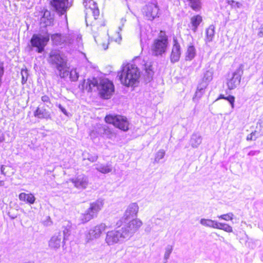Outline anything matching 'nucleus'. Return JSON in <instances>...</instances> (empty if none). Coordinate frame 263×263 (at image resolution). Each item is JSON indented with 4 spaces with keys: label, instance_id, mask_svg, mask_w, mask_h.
I'll return each mask as SVG.
<instances>
[{
    "label": "nucleus",
    "instance_id": "1",
    "mask_svg": "<svg viewBox=\"0 0 263 263\" xmlns=\"http://www.w3.org/2000/svg\"><path fill=\"white\" fill-rule=\"evenodd\" d=\"M118 76L124 86L135 87L140 82L141 71L135 63H127L122 65Z\"/></svg>",
    "mask_w": 263,
    "mask_h": 263
},
{
    "label": "nucleus",
    "instance_id": "2",
    "mask_svg": "<svg viewBox=\"0 0 263 263\" xmlns=\"http://www.w3.org/2000/svg\"><path fill=\"white\" fill-rule=\"evenodd\" d=\"M47 62L58 71L61 78L67 77L69 73L67 59L59 50H52L48 54Z\"/></svg>",
    "mask_w": 263,
    "mask_h": 263
},
{
    "label": "nucleus",
    "instance_id": "3",
    "mask_svg": "<svg viewBox=\"0 0 263 263\" xmlns=\"http://www.w3.org/2000/svg\"><path fill=\"white\" fill-rule=\"evenodd\" d=\"M168 36L164 30H160L158 36L154 39L151 46V52L154 57H161L164 54L168 47Z\"/></svg>",
    "mask_w": 263,
    "mask_h": 263
},
{
    "label": "nucleus",
    "instance_id": "4",
    "mask_svg": "<svg viewBox=\"0 0 263 263\" xmlns=\"http://www.w3.org/2000/svg\"><path fill=\"white\" fill-rule=\"evenodd\" d=\"M105 122L111 124L121 130L126 132L129 129V122L126 117L120 115L108 114L104 118Z\"/></svg>",
    "mask_w": 263,
    "mask_h": 263
},
{
    "label": "nucleus",
    "instance_id": "5",
    "mask_svg": "<svg viewBox=\"0 0 263 263\" xmlns=\"http://www.w3.org/2000/svg\"><path fill=\"white\" fill-rule=\"evenodd\" d=\"M103 202L100 200H96L90 203L88 209L82 214L80 221L82 223H85L97 216V214L103 206Z\"/></svg>",
    "mask_w": 263,
    "mask_h": 263
},
{
    "label": "nucleus",
    "instance_id": "6",
    "mask_svg": "<svg viewBox=\"0 0 263 263\" xmlns=\"http://www.w3.org/2000/svg\"><path fill=\"white\" fill-rule=\"evenodd\" d=\"M97 87L100 97L105 99H109L115 91L112 82L106 78L101 79Z\"/></svg>",
    "mask_w": 263,
    "mask_h": 263
},
{
    "label": "nucleus",
    "instance_id": "7",
    "mask_svg": "<svg viewBox=\"0 0 263 263\" xmlns=\"http://www.w3.org/2000/svg\"><path fill=\"white\" fill-rule=\"evenodd\" d=\"M49 35L41 37L39 34H34L31 37L30 42L32 48H35L37 53H42L45 50V47L49 41Z\"/></svg>",
    "mask_w": 263,
    "mask_h": 263
},
{
    "label": "nucleus",
    "instance_id": "8",
    "mask_svg": "<svg viewBox=\"0 0 263 263\" xmlns=\"http://www.w3.org/2000/svg\"><path fill=\"white\" fill-rule=\"evenodd\" d=\"M37 16L39 17V23L43 28L52 26L54 25V15L46 8H41Z\"/></svg>",
    "mask_w": 263,
    "mask_h": 263
},
{
    "label": "nucleus",
    "instance_id": "9",
    "mask_svg": "<svg viewBox=\"0 0 263 263\" xmlns=\"http://www.w3.org/2000/svg\"><path fill=\"white\" fill-rule=\"evenodd\" d=\"M122 232L113 230L107 232L105 238L106 242L108 245H112L117 243L120 238H124L129 234V230L126 228L122 229Z\"/></svg>",
    "mask_w": 263,
    "mask_h": 263
},
{
    "label": "nucleus",
    "instance_id": "10",
    "mask_svg": "<svg viewBox=\"0 0 263 263\" xmlns=\"http://www.w3.org/2000/svg\"><path fill=\"white\" fill-rule=\"evenodd\" d=\"M143 13L146 18L150 21L158 17L160 14L159 7L156 2L149 3L143 8Z\"/></svg>",
    "mask_w": 263,
    "mask_h": 263
},
{
    "label": "nucleus",
    "instance_id": "11",
    "mask_svg": "<svg viewBox=\"0 0 263 263\" xmlns=\"http://www.w3.org/2000/svg\"><path fill=\"white\" fill-rule=\"evenodd\" d=\"M49 4L60 16L65 14L69 7V0H50Z\"/></svg>",
    "mask_w": 263,
    "mask_h": 263
},
{
    "label": "nucleus",
    "instance_id": "12",
    "mask_svg": "<svg viewBox=\"0 0 263 263\" xmlns=\"http://www.w3.org/2000/svg\"><path fill=\"white\" fill-rule=\"evenodd\" d=\"M243 73V70L240 67L233 72L232 77L227 82L228 88L229 90L234 89L240 85Z\"/></svg>",
    "mask_w": 263,
    "mask_h": 263
},
{
    "label": "nucleus",
    "instance_id": "13",
    "mask_svg": "<svg viewBox=\"0 0 263 263\" xmlns=\"http://www.w3.org/2000/svg\"><path fill=\"white\" fill-rule=\"evenodd\" d=\"M181 54V48L180 43L176 36L173 38V44L170 54V60L172 63L179 61Z\"/></svg>",
    "mask_w": 263,
    "mask_h": 263
},
{
    "label": "nucleus",
    "instance_id": "14",
    "mask_svg": "<svg viewBox=\"0 0 263 263\" xmlns=\"http://www.w3.org/2000/svg\"><path fill=\"white\" fill-rule=\"evenodd\" d=\"M48 109H50L48 105L44 104H40L34 111L33 115L39 119H49L51 115Z\"/></svg>",
    "mask_w": 263,
    "mask_h": 263
},
{
    "label": "nucleus",
    "instance_id": "15",
    "mask_svg": "<svg viewBox=\"0 0 263 263\" xmlns=\"http://www.w3.org/2000/svg\"><path fill=\"white\" fill-rule=\"evenodd\" d=\"M85 7L86 9L91 12L96 20L99 16L100 12L97 3L93 0H86L85 1Z\"/></svg>",
    "mask_w": 263,
    "mask_h": 263
},
{
    "label": "nucleus",
    "instance_id": "16",
    "mask_svg": "<svg viewBox=\"0 0 263 263\" xmlns=\"http://www.w3.org/2000/svg\"><path fill=\"white\" fill-rule=\"evenodd\" d=\"M96 25L98 26V24H96ZM96 28H97L98 26L91 29L93 36L95 38V40L97 45H98V46H99L101 49L103 50H106L108 48V39L106 37H102L101 36L97 35L96 32L95 31Z\"/></svg>",
    "mask_w": 263,
    "mask_h": 263
},
{
    "label": "nucleus",
    "instance_id": "17",
    "mask_svg": "<svg viewBox=\"0 0 263 263\" xmlns=\"http://www.w3.org/2000/svg\"><path fill=\"white\" fill-rule=\"evenodd\" d=\"M139 211V206L136 203L130 204L126 210L124 217L125 219L136 216Z\"/></svg>",
    "mask_w": 263,
    "mask_h": 263
},
{
    "label": "nucleus",
    "instance_id": "18",
    "mask_svg": "<svg viewBox=\"0 0 263 263\" xmlns=\"http://www.w3.org/2000/svg\"><path fill=\"white\" fill-rule=\"evenodd\" d=\"M71 182L78 189H85L88 185V181L85 177H78L71 179Z\"/></svg>",
    "mask_w": 263,
    "mask_h": 263
},
{
    "label": "nucleus",
    "instance_id": "19",
    "mask_svg": "<svg viewBox=\"0 0 263 263\" xmlns=\"http://www.w3.org/2000/svg\"><path fill=\"white\" fill-rule=\"evenodd\" d=\"M18 198L21 201L30 204H33L35 200L34 196L31 193H21L18 195Z\"/></svg>",
    "mask_w": 263,
    "mask_h": 263
},
{
    "label": "nucleus",
    "instance_id": "20",
    "mask_svg": "<svg viewBox=\"0 0 263 263\" xmlns=\"http://www.w3.org/2000/svg\"><path fill=\"white\" fill-rule=\"evenodd\" d=\"M190 21L192 30L194 32H196L198 27L202 22V17L200 15L196 14L191 17Z\"/></svg>",
    "mask_w": 263,
    "mask_h": 263
},
{
    "label": "nucleus",
    "instance_id": "21",
    "mask_svg": "<svg viewBox=\"0 0 263 263\" xmlns=\"http://www.w3.org/2000/svg\"><path fill=\"white\" fill-rule=\"evenodd\" d=\"M107 229L105 223H100L96 226L91 230V235L95 238L99 237Z\"/></svg>",
    "mask_w": 263,
    "mask_h": 263
},
{
    "label": "nucleus",
    "instance_id": "22",
    "mask_svg": "<svg viewBox=\"0 0 263 263\" xmlns=\"http://www.w3.org/2000/svg\"><path fill=\"white\" fill-rule=\"evenodd\" d=\"M184 2L187 3L188 6L194 11H199L202 8L200 0H183Z\"/></svg>",
    "mask_w": 263,
    "mask_h": 263
},
{
    "label": "nucleus",
    "instance_id": "23",
    "mask_svg": "<svg viewBox=\"0 0 263 263\" xmlns=\"http://www.w3.org/2000/svg\"><path fill=\"white\" fill-rule=\"evenodd\" d=\"M142 225V222L139 219H134L131 220L128 224V226L125 227L127 230L130 231H136Z\"/></svg>",
    "mask_w": 263,
    "mask_h": 263
},
{
    "label": "nucleus",
    "instance_id": "24",
    "mask_svg": "<svg viewBox=\"0 0 263 263\" xmlns=\"http://www.w3.org/2000/svg\"><path fill=\"white\" fill-rule=\"evenodd\" d=\"M215 229L222 230L228 233H232L233 232V228L230 225L226 223L218 222L217 221L215 224Z\"/></svg>",
    "mask_w": 263,
    "mask_h": 263
},
{
    "label": "nucleus",
    "instance_id": "25",
    "mask_svg": "<svg viewBox=\"0 0 263 263\" xmlns=\"http://www.w3.org/2000/svg\"><path fill=\"white\" fill-rule=\"evenodd\" d=\"M196 55V49L194 46L192 44L190 45L186 50L185 53V59L186 60H192Z\"/></svg>",
    "mask_w": 263,
    "mask_h": 263
},
{
    "label": "nucleus",
    "instance_id": "26",
    "mask_svg": "<svg viewBox=\"0 0 263 263\" xmlns=\"http://www.w3.org/2000/svg\"><path fill=\"white\" fill-rule=\"evenodd\" d=\"M97 170L102 173L106 174L111 171V167L107 164H98Z\"/></svg>",
    "mask_w": 263,
    "mask_h": 263
},
{
    "label": "nucleus",
    "instance_id": "27",
    "mask_svg": "<svg viewBox=\"0 0 263 263\" xmlns=\"http://www.w3.org/2000/svg\"><path fill=\"white\" fill-rule=\"evenodd\" d=\"M206 40L210 42L211 41L214 36L215 27L213 25L210 26L206 30Z\"/></svg>",
    "mask_w": 263,
    "mask_h": 263
},
{
    "label": "nucleus",
    "instance_id": "28",
    "mask_svg": "<svg viewBox=\"0 0 263 263\" xmlns=\"http://www.w3.org/2000/svg\"><path fill=\"white\" fill-rule=\"evenodd\" d=\"M61 238L57 236H53L49 241V246L52 248H59L61 244Z\"/></svg>",
    "mask_w": 263,
    "mask_h": 263
},
{
    "label": "nucleus",
    "instance_id": "29",
    "mask_svg": "<svg viewBox=\"0 0 263 263\" xmlns=\"http://www.w3.org/2000/svg\"><path fill=\"white\" fill-rule=\"evenodd\" d=\"M143 70L148 76L153 75L154 73V69L153 66V64L151 62H145L144 64Z\"/></svg>",
    "mask_w": 263,
    "mask_h": 263
},
{
    "label": "nucleus",
    "instance_id": "30",
    "mask_svg": "<svg viewBox=\"0 0 263 263\" xmlns=\"http://www.w3.org/2000/svg\"><path fill=\"white\" fill-rule=\"evenodd\" d=\"M200 223L204 226L215 228L216 221L211 219H201L200 220Z\"/></svg>",
    "mask_w": 263,
    "mask_h": 263
},
{
    "label": "nucleus",
    "instance_id": "31",
    "mask_svg": "<svg viewBox=\"0 0 263 263\" xmlns=\"http://www.w3.org/2000/svg\"><path fill=\"white\" fill-rule=\"evenodd\" d=\"M218 217L226 221H231L233 219L234 214L232 213H229L218 216Z\"/></svg>",
    "mask_w": 263,
    "mask_h": 263
},
{
    "label": "nucleus",
    "instance_id": "32",
    "mask_svg": "<svg viewBox=\"0 0 263 263\" xmlns=\"http://www.w3.org/2000/svg\"><path fill=\"white\" fill-rule=\"evenodd\" d=\"M227 3L231 6L232 8H239L241 4L238 2H235L234 0H227Z\"/></svg>",
    "mask_w": 263,
    "mask_h": 263
},
{
    "label": "nucleus",
    "instance_id": "33",
    "mask_svg": "<svg viewBox=\"0 0 263 263\" xmlns=\"http://www.w3.org/2000/svg\"><path fill=\"white\" fill-rule=\"evenodd\" d=\"M21 74H22V83L23 84H24L26 83L28 79V70L27 69H22L21 71Z\"/></svg>",
    "mask_w": 263,
    "mask_h": 263
},
{
    "label": "nucleus",
    "instance_id": "34",
    "mask_svg": "<svg viewBox=\"0 0 263 263\" xmlns=\"http://www.w3.org/2000/svg\"><path fill=\"white\" fill-rule=\"evenodd\" d=\"M165 155V152L163 150L159 151L156 154L155 160L156 162L159 161L160 159H162Z\"/></svg>",
    "mask_w": 263,
    "mask_h": 263
},
{
    "label": "nucleus",
    "instance_id": "35",
    "mask_svg": "<svg viewBox=\"0 0 263 263\" xmlns=\"http://www.w3.org/2000/svg\"><path fill=\"white\" fill-rule=\"evenodd\" d=\"M1 170L2 174L5 176L9 175V173H8L9 171L12 170L11 167L10 166H8V165H6V166L2 165L1 167Z\"/></svg>",
    "mask_w": 263,
    "mask_h": 263
},
{
    "label": "nucleus",
    "instance_id": "36",
    "mask_svg": "<svg viewBox=\"0 0 263 263\" xmlns=\"http://www.w3.org/2000/svg\"><path fill=\"white\" fill-rule=\"evenodd\" d=\"M98 158V156L95 154H88V156L86 159L91 162H94L97 161Z\"/></svg>",
    "mask_w": 263,
    "mask_h": 263
},
{
    "label": "nucleus",
    "instance_id": "37",
    "mask_svg": "<svg viewBox=\"0 0 263 263\" xmlns=\"http://www.w3.org/2000/svg\"><path fill=\"white\" fill-rule=\"evenodd\" d=\"M256 131H254L252 132L251 134L248 135L247 137V140L248 141H253L255 140L257 138L256 136Z\"/></svg>",
    "mask_w": 263,
    "mask_h": 263
},
{
    "label": "nucleus",
    "instance_id": "38",
    "mask_svg": "<svg viewBox=\"0 0 263 263\" xmlns=\"http://www.w3.org/2000/svg\"><path fill=\"white\" fill-rule=\"evenodd\" d=\"M192 141L193 146H197L201 143V139L199 137H196L195 138H193Z\"/></svg>",
    "mask_w": 263,
    "mask_h": 263
},
{
    "label": "nucleus",
    "instance_id": "39",
    "mask_svg": "<svg viewBox=\"0 0 263 263\" xmlns=\"http://www.w3.org/2000/svg\"><path fill=\"white\" fill-rule=\"evenodd\" d=\"M226 100H227L230 102L232 108L234 107V102H235V97L233 96L230 95L228 97H226Z\"/></svg>",
    "mask_w": 263,
    "mask_h": 263
},
{
    "label": "nucleus",
    "instance_id": "40",
    "mask_svg": "<svg viewBox=\"0 0 263 263\" xmlns=\"http://www.w3.org/2000/svg\"><path fill=\"white\" fill-rule=\"evenodd\" d=\"M43 223L44 226H48L52 224V221L51 218L49 216L46 217V219L43 221Z\"/></svg>",
    "mask_w": 263,
    "mask_h": 263
},
{
    "label": "nucleus",
    "instance_id": "41",
    "mask_svg": "<svg viewBox=\"0 0 263 263\" xmlns=\"http://www.w3.org/2000/svg\"><path fill=\"white\" fill-rule=\"evenodd\" d=\"M203 79L206 81H211L212 79V73L210 71H206L204 74Z\"/></svg>",
    "mask_w": 263,
    "mask_h": 263
},
{
    "label": "nucleus",
    "instance_id": "42",
    "mask_svg": "<svg viewBox=\"0 0 263 263\" xmlns=\"http://www.w3.org/2000/svg\"><path fill=\"white\" fill-rule=\"evenodd\" d=\"M115 35L117 36V37H112V40L116 42H118L119 43L121 41V39H122V37L121 36V35L119 34V33L118 32H117Z\"/></svg>",
    "mask_w": 263,
    "mask_h": 263
},
{
    "label": "nucleus",
    "instance_id": "43",
    "mask_svg": "<svg viewBox=\"0 0 263 263\" xmlns=\"http://www.w3.org/2000/svg\"><path fill=\"white\" fill-rule=\"evenodd\" d=\"M41 100L44 102L51 103L49 97L47 95H44L41 97Z\"/></svg>",
    "mask_w": 263,
    "mask_h": 263
},
{
    "label": "nucleus",
    "instance_id": "44",
    "mask_svg": "<svg viewBox=\"0 0 263 263\" xmlns=\"http://www.w3.org/2000/svg\"><path fill=\"white\" fill-rule=\"evenodd\" d=\"M58 107H59V108L62 110V111L64 114H66V110H65V109L64 108L62 107V106H61V105L59 104V106H58Z\"/></svg>",
    "mask_w": 263,
    "mask_h": 263
},
{
    "label": "nucleus",
    "instance_id": "45",
    "mask_svg": "<svg viewBox=\"0 0 263 263\" xmlns=\"http://www.w3.org/2000/svg\"><path fill=\"white\" fill-rule=\"evenodd\" d=\"M226 98V97L224 95L220 94L219 95V96L218 97V99H224L225 100Z\"/></svg>",
    "mask_w": 263,
    "mask_h": 263
},
{
    "label": "nucleus",
    "instance_id": "46",
    "mask_svg": "<svg viewBox=\"0 0 263 263\" xmlns=\"http://www.w3.org/2000/svg\"><path fill=\"white\" fill-rule=\"evenodd\" d=\"M259 34L261 35H263V26L260 28Z\"/></svg>",
    "mask_w": 263,
    "mask_h": 263
},
{
    "label": "nucleus",
    "instance_id": "47",
    "mask_svg": "<svg viewBox=\"0 0 263 263\" xmlns=\"http://www.w3.org/2000/svg\"><path fill=\"white\" fill-rule=\"evenodd\" d=\"M4 185V181L1 180L0 181V186H3Z\"/></svg>",
    "mask_w": 263,
    "mask_h": 263
},
{
    "label": "nucleus",
    "instance_id": "48",
    "mask_svg": "<svg viewBox=\"0 0 263 263\" xmlns=\"http://www.w3.org/2000/svg\"><path fill=\"white\" fill-rule=\"evenodd\" d=\"M52 36H61V35H60V34H58V33H57V34H53Z\"/></svg>",
    "mask_w": 263,
    "mask_h": 263
}]
</instances>
